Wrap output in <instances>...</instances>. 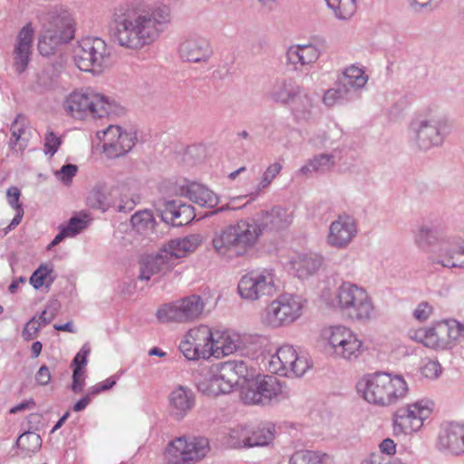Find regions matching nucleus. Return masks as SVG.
Instances as JSON below:
<instances>
[{"label":"nucleus","mask_w":464,"mask_h":464,"mask_svg":"<svg viewBox=\"0 0 464 464\" xmlns=\"http://www.w3.org/2000/svg\"><path fill=\"white\" fill-rule=\"evenodd\" d=\"M292 223V215L287 209L275 207L262 212L259 218L240 219L216 232L212 246L216 254L232 260L247 256L256 248L265 229L281 230Z\"/></svg>","instance_id":"1"},{"label":"nucleus","mask_w":464,"mask_h":464,"mask_svg":"<svg viewBox=\"0 0 464 464\" xmlns=\"http://www.w3.org/2000/svg\"><path fill=\"white\" fill-rule=\"evenodd\" d=\"M172 20L169 5L121 7L115 14L112 40L121 47L139 51L157 41Z\"/></svg>","instance_id":"2"},{"label":"nucleus","mask_w":464,"mask_h":464,"mask_svg":"<svg viewBox=\"0 0 464 464\" xmlns=\"http://www.w3.org/2000/svg\"><path fill=\"white\" fill-rule=\"evenodd\" d=\"M321 290V300L339 311L353 323L367 324L376 316V305L368 290L350 281H343L334 291V280L327 279Z\"/></svg>","instance_id":"3"},{"label":"nucleus","mask_w":464,"mask_h":464,"mask_svg":"<svg viewBox=\"0 0 464 464\" xmlns=\"http://www.w3.org/2000/svg\"><path fill=\"white\" fill-rule=\"evenodd\" d=\"M356 387L367 402L381 407L397 404L409 392V385L401 375L385 372L363 376Z\"/></svg>","instance_id":"4"},{"label":"nucleus","mask_w":464,"mask_h":464,"mask_svg":"<svg viewBox=\"0 0 464 464\" xmlns=\"http://www.w3.org/2000/svg\"><path fill=\"white\" fill-rule=\"evenodd\" d=\"M450 130L451 124L446 116L437 110L426 109L411 121L409 141L416 150L427 152L441 147Z\"/></svg>","instance_id":"5"},{"label":"nucleus","mask_w":464,"mask_h":464,"mask_svg":"<svg viewBox=\"0 0 464 464\" xmlns=\"http://www.w3.org/2000/svg\"><path fill=\"white\" fill-rule=\"evenodd\" d=\"M37 17L44 29L38 41V50L42 55L53 54L60 44L74 37L75 23L67 8L55 5L40 13Z\"/></svg>","instance_id":"6"},{"label":"nucleus","mask_w":464,"mask_h":464,"mask_svg":"<svg viewBox=\"0 0 464 464\" xmlns=\"http://www.w3.org/2000/svg\"><path fill=\"white\" fill-rule=\"evenodd\" d=\"M324 353L335 361L356 362L363 353V342L349 326L338 324L321 330Z\"/></svg>","instance_id":"7"},{"label":"nucleus","mask_w":464,"mask_h":464,"mask_svg":"<svg viewBox=\"0 0 464 464\" xmlns=\"http://www.w3.org/2000/svg\"><path fill=\"white\" fill-rule=\"evenodd\" d=\"M266 98L276 104L290 107L298 121H308L315 106L312 95L304 92L292 77L276 78L266 92Z\"/></svg>","instance_id":"8"},{"label":"nucleus","mask_w":464,"mask_h":464,"mask_svg":"<svg viewBox=\"0 0 464 464\" xmlns=\"http://www.w3.org/2000/svg\"><path fill=\"white\" fill-rule=\"evenodd\" d=\"M63 108L72 117L82 120L87 116L102 118L115 113L117 104L110 102L101 93L91 89L72 92L64 101Z\"/></svg>","instance_id":"9"},{"label":"nucleus","mask_w":464,"mask_h":464,"mask_svg":"<svg viewBox=\"0 0 464 464\" xmlns=\"http://www.w3.org/2000/svg\"><path fill=\"white\" fill-rule=\"evenodd\" d=\"M304 303L301 296L280 295L263 310L260 322L272 328L288 325L301 316Z\"/></svg>","instance_id":"10"},{"label":"nucleus","mask_w":464,"mask_h":464,"mask_svg":"<svg viewBox=\"0 0 464 464\" xmlns=\"http://www.w3.org/2000/svg\"><path fill=\"white\" fill-rule=\"evenodd\" d=\"M433 402L421 399L402 406L392 415V429L395 435H412L419 432L433 410Z\"/></svg>","instance_id":"11"},{"label":"nucleus","mask_w":464,"mask_h":464,"mask_svg":"<svg viewBox=\"0 0 464 464\" xmlns=\"http://www.w3.org/2000/svg\"><path fill=\"white\" fill-rule=\"evenodd\" d=\"M288 395L286 387L274 375L250 377L241 392V399L246 404H267L274 399H285Z\"/></svg>","instance_id":"12"},{"label":"nucleus","mask_w":464,"mask_h":464,"mask_svg":"<svg viewBox=\"0 0 464 464\" xmlns=\"http://www.w3.org/2000/svg\"><path fill=\"white\" fill-rule=\"evenodd\" d=\"M109 56L110 52L104 40L88 37L79 43L73 59L81 71L100 74L107 66Z\"/></svg>","instance_id":"13"},{"label":"nucleus","mask_w":464,"mask_h":464,"mask_svg":"<svg viewBox=\"0 0 464 464\" xmlns=\"http://www.w3.org/2000/svg\"><path fill=\"white\" fill-rule=\"evenodd\" d=\"M205 303L200 295H191L160 306L157 319L162 323H190L200 317Z\"/></svg>","instance_id":"14"},{"label":"nucleus","mask_w":464,"mask_h":464,"mask_svg":"<svg viewBox=\"0 0 464 464\" xmlns=\"http://www.w3.org/2000/svg\"><path fill=\"white\" fill-rule=\"evenodd\" d=\"M209 451L208 440L204 437L178 438L168 445L165 458L169 464H194Z\"/></svg>","instance_id":"15"},{"label":"nucleus","mask_w":464,"mask_h":464,"mask_svg":"<svg viewBox=\"0 0 464 464\" xmlns=\"http://www.w3.org/2000/svg\"><path fill=\"white\" fill-rule=\"evenodd\" d=\"M237 291L243 299L249 301L272 296L277 292L276 276L270 269L251 271L241 277Z\"/></svg>","instance_id":"16"},{"label":"nucleus","mask_w":464,"mask_h":464,"mask_svg":"<svg viewBox=\"0 0 464 464\" xmlns=\"http://www.w3.org/2000/svg\"><path fill=\"white\" fill-rule=\"evenodd\" d=\"M214 331L201 324L190 329L179 343V350L188 360L209 359L213 355Z\"/></svg>","instance_id":"17"},{"label":"nucleus","mask_w":464,"mask_h":464,"mask_svg":"<svg viewBox=\"0 0 464 464\" xmlns=\"http://www.w3.org/2000/svg\"><path fill=\"white\" fill-rule=\"evenodd\" d=\"M358 234L357 219L353 215L342 213L330 223L326 234V243L338 250L346 249L355 240Z\"/></svg>","instance_id":"18"},{"label":"nucleus","mask_w":464,"mask_h":464,"mask_svg":"<svg viewBox=\"0 0 464 464\" xmlns=\"http://www.w3.org/2000/svg\"><path fill=\"white\" fill-rule=\"evenodd\" d=\"M103 141V152L108 158L115 159L128 153L134 146L136 136L132 132L123 131L118 125H109L104 130L97 133Z\"/></svg>","instance_id":"19"},{"label":"nucleus","mask_w":464,"mask_h":464,"mask_svg":"<svg viewBox=\"0 0 464 464\" xmlns=\"http://www.w3.org/2000/svg\"><path fill=\"white\" fill-rule=\"evenodd\" d=\"M429 260L444 268H464V240L447 236V241L429 256Z\"/></svg>","instance_id":"20"},{"label":"nucleus","mask_w":464,"mask_h":464,"mask_svg":"<svg viewBox=\"0 0 464 464\" xmlns=\"http://www.w3.org/2000/svg\"><path fill=\"white\" fill-rule=\"evenodd\" d=\"M436 448L452 456L464 454V422H450L441 427Z\"/></svg>","instance_id":"21"},{"label":"nucleus","mask_w":464,"mask_h":464,"mask_svg":"<svg viewBox=\"0 0 464 464\" xmlns=\"http://www.w3.org/2000/svg\"><path fill=\"white\" fill-rule=\"evenodd\" d=\"M319 59V49L314 44H294L285 52V63L293 71L304 72L312 68Z\"/></svg>","instance_id":"22"},{"label":"nucleus","mask_w":464,"mask_h":464,"mask_svg":"<svg viewBox=\"0 0 464 464\" xmlns=\"http://www.w3.org/2000/svg\"><path fill=\"white\" fill-rule=\"evenodd\" d=\"M179 55L188 63L207 62L213 53L208 39L199 35H188L179 45Z\"/></svg>","instance_id":"23"},{"label":"nucleus","mask_w":464,"mask_h":464,"mask_svg":"<svg viewBox=\"0 0 464 464\" xmlns=\"http://www.w3.org/2000/svg\"><path fill=\"white\" fill-rule=\"evenodd\" d=\"M34 30L31 23L19 31L14 48V67L17 73H23L28 66Z\"/></svg>","instance_id":"24"},{"label":"nucleus","mask_w":464,"mask_h":464,"mask_svg":"<svg viewBox=\"0 0 464 464\" xmlns=\"http://www.w3.org/2000/svg\"><path fill=\"white\" fill-rule=\"evenodd\" d=\"M447 234L438 228L428 225H420L413 232L415 245L422 251L430 253L436 250L443 242L447 241Z\"/></svg>","instance_id":"25"},{"label":"nucleus","mask_w":464,"mask_h":464,"mask_svg":"<svg viewBox=\"0 0 464 464\" xmlns=\"http://www.w3.org/2000/svg\"><path fill=\"white\" fill-rule=\"evenodd\" d=\"M219 378H227L229 385L233 387L246 385V382L253 377L252 368L243 360L227 361L222 362L219 367ZM242 390H240V392Z\"/></svg>","instance_id":"26"},{"label":"nucleus","mask_w":464,"mask_h":464,"mask_svg":"<svg viewBox=\"0 0 464 464\" xmlns=\"http://www.w3.org/2000/svg\"><path fill=\"white\" fill-rule=\"evenodd\" d=\"M449 328L446 321L438 322L429 329H421L411 336L432 349H450Z\"/></svg>","instance_id":"27"},{"label":"nucleus","mask_w":464,"mask_h":464,"mask_svg":"<svg viewBox=\"0 0 464 464\" xmlns=\"http://www.w3.org/2000/svg\"><path fill=\"white\" fill-rule=\"evenodd\" d=\"M174 262H170L168 256L161 251L156 256H148L140 262V280L148 281L156 274H165L173 268Z\"/></svg>","instance_id":"28"},{"label":"nucleus","mask_w":464,"mask_h":464,"mask_svg":"<svg viewBox=\"0 0 464 464\" xmlns=\"http://www.w3.org/2000/svg\"><path fill=\"white\" fill-rule=\"evenodd\" d=\"M170 413L177 420L182 419L195 404L193 392L184 386H179L169 394Z\"/></svg>","instance_id":"29"},{"label":"nucleus","mask_w":464,"mask_h":464,"mask_svg":"<svg viewBox=\"0 0 464 464\" xmlns=\"http://www.w3.org/2000/svg\"><path fill=\"white\" fill-rule=\"evenodd\" d=\"M241 341L239 335L228 331H214L213 355L216 358L230 355L240 351Z\"/></svg>","instance_id":"30"},{"label":"nucleus","mask_w":464,"mask_h":464,"mask_svg":"<svg viewBox=\"0 0 464 464\" xmlns=\"http://www.w3.org/2000/svg\"><path fill=\"white\" fill-rule=\"evenodd\" d=\"M165 218L169 219L175 227L187 225L195 218L194 208L180 199L168 201Z\"/></svg>","instance_id":"31"},{"label":"nucleus","mask_w":464,"mask_h":464,"mask_svg":"<svg viewBox=\"0 0 464 464\" xmlns=\"http://www.w3.org/2000/svg\"><path fill=\"white\" fill-rule=\"evenodd\" d=\"M199 243L200 239L198 235H189L170 240L162 250L169 261L173 262L175 259L185 256L188 252L194 251Z\"/></svg>","instance_id":"32"},{"label":"nucleus","mask_w":464,"mask_h":464,"mask_svg":"<svg viewBox=\"0 0 464 464\" xmlns=\"http://www.w3.org/2000/svg\"><path fill=\"white\" fill-rule=\"evenodd\" d=\"M182 194L199 207L212 208L218 203V196L212 190L198 183H192L187 188H183Z\"/></svg>","instance_id":"33"},{"label":"nucleus","mask_w":464,"mask_h":464,"mask_svg":"<svg viewBox=\"0 0 464 464\" xmlns=\"http://www.w3.org/2000/svg\"><path fill=\"white\" fill-rule=\"evenodd\" d=\"M327 8L339 21H348L353 17L358 9L357 0H324Z\"/></svg>","instance_id":"34"},{"label":"nucleus","mask_w":464,"mask_h":464,"mask_svg":"<svg viewBox=\"0 0 464 464\" xmlns=\"http://www.w3.org/2000/svg\"><path fill=\"white\" fill-rule=\"evenodd\" d=\"M350 95V89L343 82L342 79H338L334 87L325 91L322 101L325 106L333 107L349 101Z\"/></svg>","instance_id":"35"},{"label":"nucleus","mask_w":464,"mask_h":464,"mask_svg":"<svg viewBox=\"0 0 464 464\" xmlns=\"http://www.w3.org/2000/svg\"><path fill=\"white\" fill-rule=\"evenodd\" d=\"M132 227L138 233L150 236L155 233L156 220L151 211L144 209L136 212L130 218Z\"/></svg>","instance_id":"36"},{"label":"nucleus","mask_w":464,"mask_h":464,"mask_svg":"<svg viewBox=\"0 0 464 464\" xmlns=\"http://www.w3.org/2000/svg\"><path fill=\"white\" fill-rule=\"evenodd\" d=\"M341 79L350 90L358 91L366 85L368 75L362 68L353 64L343 70Z\"/></svg>","instance_id":"37"},{"label":"nucleus","mask_w":464,"mask_h":464,"mask_svg":"<svg viewBox=\"0 0 464 464\" xmlns=\"http://www.w3.org/2000/svg\"><path fill=\"white\" fill-rule=\"evenodd\" d=\"M282 168H283L282 165L278 162H274V163L270 164L264 171L262 178L257 185L256 191L249 194L248 196H243V198L249 197L250 199L247 202L255 200L256 198V197L259 195V192L262 189L267 188L272 183V181L276 178V176L282 170ZM240 198H242V197L235 198L232 199V202L236 201L237 199H240Z\"/></svg>","instance_id":"38"},{"label":"nucleus","mask_w":464,"mask_h":464,"mask_svg":"<svg viewBox=\"0 0 464 464\" xmlns=\"http://www.w3.org/2000/svg\"><path fill=\"white\" fill-rule=\"evenodd\" d=\"M198 390L207 396H218L223 393L221 382H219L216 373L208 372L197 381Z\"/></svg>","instance_id":"39"},{"label":"nucleus","mask_w":464,"mask_h":464,"mask_svg":"<svg viewBox=\"0 0 464 464\" xmlns=\"http://www.w3.org/2000/svg\"><path fill=\"white\" fill-rule=\"evenodd\" d=\"M318 262L312 256H299L297 259L293 261V267L296 271L299 278H304L314 274L318 268Z\"/></svg>","instance_id":"40"},{"label":"nucleus","mask_w":464,"mask_h":464,"mask_svg":"<svg viewBox=\"0 0 464 464\" xmlns=\"http://www.w3.org/2000/svg\"><path fill=\"white\" fill-rule=\"evenodd\" d=\"M42 439L39 434L33 431H25L16 440V447L22 451L34 453L40 450Z\"/></svg>","instance_id":"41"},{"label":"nucleus","mask_w":464,"mask_h":464,"mask_svg":"<svg viewBox=\"0 0 464 464\" xmlns=\"http://www.w3.org/2000/svg\"><path fill=\"white\" fill-rule=\"evenodd\" d=\"M53 272V269L52 266L46 264L40 265L30 277V283L33 287L34 289H40L44 285L49 286L54 280V277H51Z\"/></svg>","instance_id":"42"},{"label":"nucleus","mask_w":464,"mask_h":464,"mask_svg":"<svg viewBox=\"0 0 464 464\" xmlns=\"http://www.w3.org/2000/svg\"><path fill=\"white\" fill-rule=\"evenodd\" d=\"M274 428L257 427L248 433V446H264L268 444L274 438Z\"/></svg>","instance_id":"43"},{"label":"nucleus","mask_w":464,"mask_h":464,"mask_svg":"<svg viewBox=\"0 0 464 464\" xmlns=\"http://www.w3.org/2000/svg\"><path fill=\"white\" fill-rule=\"evenodd\" d=\"M249 430L246 427L237 426L230 430L226 438V444L230 448H242L248 446Z\"/></svg>","instance_id":"44"},{"label":"nucleus","mask_w":464,"mask_h":464,"mask_svg":"<svg viewBox=\"0 0 464 464\" xmlns=\"http://www.w3.org/2000/svg\"><path fill=\"white\" fill-rule=\"evenodd\" d=\"M87 200L91 208L102 211H105L111 206L110 198L107 192L102 188L92 189Z\"/></svg>","instance_id":"45"},{"label":"nucleus","mask_w":464,"mask_h":464,"mask_svg":"<svg viewBox=\"0 0 464 464\" xmlns=\"http://www.w3.org/2000/svg\"><path fill=\"white\" fill-rule=\"evenodd\" d=\"M449 328V343L450 347L452 348L458 343L464 341V325L456 320H446Z\"/></svg>","instance_id":"46"},{"label":"nucleus","mask_w":464,"mask_h":464,"mask_svg":"<svg viewBox=\"0 0 464 464\" xmlns=\"http://www.w3.org/2000/svg\"><path fill=\"white\" fill-rule=\"evenodd\" d=\"M262 362L265 366V368L274 374H278L282 376H288L286 370L285 369L284 365L282 364L281 359L278 358L277 353L275 354H271L268 356L264 357L262 360Z\"/></svg>","instance_id":"47"},{"label":"nucleus","mask_w":464,"mask_h":464,"mask_svg":"<svg viewBox=\"0 0 464 464\" xmlns=\"http://www.w3.org/2000/svg\"><path fill=\"white\" fill-rule=\"evenodd\" d=\"M44 152L53 157L62 144V138L57 136L53 130H48L44 135Z\"/></svg>","instance_id":"48"},{"label":"nucleus","mask_w":464,"mask_h":464,"mask_svg":"<svg viewBox=\"0 0 464 464\" xmlns=\"http://www.w3.org/2000/svg\"><path fill=\"white\" fill-rule=\"evenodd\" d=\"M276 353L278 354V358L281 359L282 364L286 370L287 374L289 375V370L293 365L295 356L297 355L296 351L292 345L284 344L276 350Z\"/></svg>","instance_id":"49"},{"label":"nucleus","mask_w":464,"mask_h":464,"mask_svg":"<svg viewBox=\"0 0 464 464\" xmlns=\"http://www.w3.org/2000/svg\"><path fill=\"white\" fill-rule=\"evenodd\" d=\"M290 464H318L319 456L310 450H299L295 452L289 460Z\"/></svg>","instance_id":"50"},{"label":"nucleus","mask_w":464,"mask_h":464,"mask_svg":"<svg viewBox=\"0 0 464 464\" xmlns=\"http://www.w3.org/2000/svg\"><path fill=\"white\" fill-rule=\"evenodd\" d=\"M87 227V221L79 217H72L67 225L62 226L70 237H75Z\"/></svg>","instance_id":"51"},{"label":"nucleus","mask_w":464,"mask_h":464,"mask_svg":"<svg viewBox=\"0 0 464 464\" xmlns=\"http://www.w3.org/2000/svg\"><path fill=\"white\" fill-rule=\"evenodd\" d=\"M420 371L424 377L435 380L441 374L442 368L439 362L429 360L423 363Z\"/></svg>","instance_id":"52"},{"label":"nucleus","mask_w":464,"mask_h":464,"mask_svg":"<svg viewBox=\"0 0 464 464\" xmlns=\"http://www.w3.org/2000/svg\"><path fill=\"white\" fill-rule=\"evenodd\" d=\"M309 361L304 356H295L293 365L289 370V376L300 377L310 368Z\"/></svg>","instance_id":"53"},{"label":"nucleus","mask_w":464,"mask_h":464,"mask_svg":"<svg viewBox=\"0 0 464 464\" xmlns=\"http://www.w3.org/2000/svg\"><path fill=\"white\" fill-rule=\"evenodd\" d=\"M362 464H404L401 459L397 458H391L390 456H384L382 453H372L365 459L362 460Z\"/></svg>","instance_id":"54"},{"label":"nucleus","mask_w":464,"mask_h":464,"mask_svg":"<svg viewBox=\"0 0 464 464\" xmlns=\"http://www.w3.org/2000/svg\"><path fill=\"white\" fill-rule=\"evenodd\" d=\"M78 167L73 164H65L60 170L55 172V177L61 180L63 184L69 185L72 182V178L76 175Z\"/></svg>","instance_id":"55"},{"label":"nucleus","mask_w":464,"mask_h":464,"mask_svg":"<svg viewBox=\"0 0 464 464\" xmlns=\"http://www.w3.org/2000/svg\"><path fill=\"white\" fill-rule=\"evenodd\" d=\"M319 169V157L317 155L314 156L312 159L308 160L306 163L302 166L297 171L296 175L308 178L314 172H316Z\"/></svg>","instance_id":"56"},{"label":"nucleus","mask_w":464,"mask_h":464,"mask_svg":"<svg viewBox=\"0 0 464 464\" xmlns=\"http://www.w3.org/2000/svg\"><path fill=\"white\" fill-rule=\"evenodd\" d=\"M39 324H37L36 317L31 318L24 325L22 336L25 341H31L37 337L39 333Z\"/></svg>","instance_id":"57"},{"label":"nucleus","mask_w":464,"mask_h":464,"mask_svg":"<svg viewBox=\"0 0 464 464\" xmlns=\"http://www.w3.org/2000/svg\"><path fill=\"white\" fill-rule=\"evenodd\" d=\"M90 346L87 343L83 344L80 352L77 353V354L73 358L72 362V366H73L74 368H79L80 370H84V367L87 364V357L90 354Z\"/></svg>","instance_id":"58"},{"label":"nucleus","mask_w":464,"mask_h":464,"mask_svg":"<svg viewBox=\"0 0 464 464\" xmlns=\"http://www.w3.org/2000/svg\"><path fill=\"white\" fill-rule=\"evenodd\" d=\"M85 371L80 370L79 368H73L72 372V383L71 386L72 391L74 393H79L82 391L85 385Z\"/></svg>","instance_id":"59"},{"label":"nucleus","mask_w":464,"mask_h":464,"mask_svg":"<svg viewBox=\"0 0 464 464\" xmlns=\"http://www.w3.org/2000/svg\"><path fill=\"white\" fill-rule=\"evenodd\" d=\"M433 311L432 306L427 302L420 303L413 312V316L420 322L428 320Z\"/></svg>","instance_id":"60"},{"label":"nucleus","mask_w":464,"mask_h":464,"mask_svg":"<svg viewBox=\"0 0 464 464\" xmlns=\"http://www.w3.org/2000/svg\"><path fill=\"white\" fill-rule=\"evenodd\" d=\"M139 201L140 197L136 194H131L130 197L122 196L118 205V209L121 212H129L134 208Z\"/></svg>","instance_id":"61"},{"label":"nucleus","mask_w":464,"mask_h":464,"mask_svg":"<svg viewBox=\"0 0 464 464\" xmlns=\"http://www.w3.org/2000/svg\"><path fill=\"white\" fill-rule=\"evenodd\" d=\"M24 117L18 114L11 125L12 137L14 139V143H18L22 133L24 132Z\"/></svg>","instance_id":"62"},{"label":"nucleus","mask_w":464,"mask_h":464,"mask_svg":"<svg viewBox=\"0 0 464 464\" xmlns=\"http://www.w3.org/2000/svg\"><path fill=\"white\" fill-rule=\"evenodd\" d=\"M53 304H56V303H53ZM52 307L53 303H51L48 307L41 313L38 320H36L39 326H45L54 319L56 316L57 308L53 307L52 310H50Z\"/></svg>","instance_id":"63"},{"label":"nucleus","mask_w":464,"mask_h":464,"mask_svg":"<svg viewBox=\"0 0 464 464\" xmlns=\"http://www.w3.org/2000/svg\"><path fill=\"white\" fill-rule=\"evenodd\" d=\"M21 192L17 187H10L6 191V197L9 205L15 209H24L22 204L19 203Z\"/></svg>","instance_id":"64"}]
</instances>
